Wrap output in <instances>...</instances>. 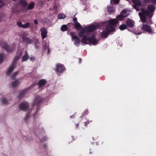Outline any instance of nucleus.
Segmentation results:
<instances>
[{
  "mask_svg": "<svg viewBox=\"0 0 156 156\" xmlns=\"http://www.w3.org/2000/svg\"><path fill=\"white\" fill-rule=\"evenodd\" d=\"M88 110L87 109H86L85 110L83 113V114L80 116V117L82 118L84 116H85L86 115H87L88 114Z\"/></svg>",
  "mask_w": 156,
  "mask_h": 156,
  "instance_id": "36",
  "label": "nucleus"
},
{
  "mask_svg": "<svg viewBox=\"0 0 156 156\" xmlns=\"http://www.w3.org/2000/svg\"><path fill=\"white\" fill-rule=\"evenodd\" d=\"M44 147L45 148L47 147V145L45 144H44Z\"/></svg>",
  "mask_w": 156,
  "mask_h": 156,
  "instance_id": "56",
  "label": "nucleus"
},
{
  "mask_svg": "<svg viewBox=\"0 0 156 156\" xmlns=\"http://www.w3.org/2000/svg\"><path fill=\"white\" fill-rule=\"evenodd\" d=\"M121 14L122 15V17H125L127 16L129 13L128 11L126 9H124L122 10L121 12Z\"/></svg>",
  "mask_w": 156,
  "mask_h": 156,
  "instance_id": "20",
  "label": "nucleus"
},
{
  "mask_svg": "<svg viewBox=\"0 0 156 156\" xmlns=\"http://www.w3.org/2000/svg\"><path fill=\"white\" fill-rule=\"evenodd\" d=\"M17 25L18 27L20 28H27L30 27V23L29 22H27L25 24H23L21 21H19L17 22Z\"/></svg>",
  "mask_w": 156,
  "mask_h": 156,
  "instance_id": "7",
  "label": "nucleus"
},
{
  "mask_svg": "<svg viewBox=\"0 0 156 156\" xmlns=\"http://www.w3.org/2000/svg\"><path fill=\"white\" fill-rule=\"evenodd\" d=\"M66 16L65 15L62 13H60L58 15V19H63L65 18Z\"/></svg>",
  "mask_w": 156,
  "mask_h": 156,
  "instance_id": "35",
  "label": "nucleus"
},
{
  "mask_svg": "<svg viewBox=\"0 0 156 156\" xmlns=\"http://www.w3.org/2000/svg\"><path fill=\"white\" fill-rule=\"evenodd\" d=\"M96 28L95 26L94 25H90L85 28V30L88 32H91L94 30Z\"/></svg>",
  "mask_w": 156,
  "mask_h": 156,
  "instance_id": "14",
  "label": "nucleus"
},
{
  "mask_svg": "<svg viewBox=\"0 0 156 156\" xmlns=\"http://www.w3.org/2000/svg\"><path fill=\"white\" fill-rule=\"evenodd\" d=\"M113 2L115 4H118L119 2V0H113Z\"/></svg>",
  "mask_w": 156,
  "mask_h": 156,
  "instance_id": "45",
  "label": "nucleus"
},
{
  "mask_svg": "<svg viewBox=\"0 0 156 156\" xmlns=\"http://www.w3.org/2000/svg\"><path fill=\"white\" fill-rule=\"evenodd\" d=\"M133 2L134 4V8L136 10L139 11L138 8L137 6H140L141 5V3L139 0H133Z\"/></svg>",
  "mask_w": 156,
  "mask_h": 156,
  "instance_id": "13",
  "label": "nucleus"
},
{
  "mask_svg": "<svg viewBox=\"0 0 156 156\" xmlns=\"http://www.w3.org/2000/svg\"><path fill=\"white\" fill-rule=\"evenodd\" d=\"M118 22V21L116 19H111L108 21V24L106 25V28L114 32L115 31V28L113 26H116Z\"/></svg>",
  "mask_w": 156,
  "mask_h": 156,
  "instance_id": "1",
  "label": "nucleus"
},
{
  "mask_svg": "<svg viewBox=\"0 0 156 156\" xmlns=\"http://www.w3.org/2000/svg\"><path fill=\"white\" fill-rule=\"evenodd\" d=\"M106 30L103 31L101 34V36L104 38H107L108 36V35L111 33L112 32H113L110 29H107L106 28Z\"/></svg>",
  "mask_w": 156,
  "mask_h": 156,
  "instance_id": "11",
  "label": "nucleus"
},
{
  "mask_svg": "<svg viewBox=\"0 0 156 156\" xmlns=\"http://www.w3.org/2000/svg\"><path fill=\"white\" fill-rule=\"evenodd\" d=\"M3 48L8 52H11L13 50V48L10 47L6 43L5 44L3 47Z\"/></svg>",
  "mask_w": 156,
  "mask_h": 156,
  "instance_id": "12",
  "label": "nucleus"
},
{
  "mask_svg": "<svg viewBox=\"0 0 156 156\" xmlns=\"http://www.w3.org/2000/svg\"><path fill=\"white\" fill-rule=\"evenodd\" d=\"M79 124H76V125H75V126L76 127V128H78V127H79Z\"/></svg>",
  "mask_w": 156,
  "mask_h": 156,
  "instance_id": "52",
  "label": "nucleus"
},
{
  "mask_svg": "<svg viewBox=\"0 0 156 156\" xmlns=\"http://www.w3.org/2000/svg\"><path fill=\"white\" fill-rule=\"evenodd\" d=\"M38 111V108H37V110L36 111V112L35 113H34V116L36 113Z\"/></svg>",
  "mask_w": 156,
  "mask_h": 156,
  "instance_id": "55",
  "label": "nucleus"
},
{
  "mask_svg": "<svg viewBox=\"0 0 156 156\" xmlns=\"http://www.w3.org/2000/svg\"><path fill=\"white\" fill-rule=\"evenodd\" d=\"M40 140L42 142H43L44 141H43V140Z\"/></svg>",
  "mask_w": 156,
  "mask_h": 156,
  "instance_id": "59",
  "label": "nucleus"
},
{
  "mask_svg": "<svg viewBox=\"0 0 156 156\" xmlns=\"http://www.w3.org/2000/svg\"><path fill=\"white\" fill-rule=\"evenodd\" d=\"M107 9L108 12L110 13H112L115 11V9L112 6H110L107 7Z\"/></svg>",
  "mask_w": 156,
  "mask_h": 156,
  "instance_id": "29",
  "label": "nucleus"
},
{
  "mask_svg": "<svg viewBox=\"0 0 156 156\" xmlns=\"http://www.w3.org/2000/svg\"><path fill=\"white\" fill-rule=\"evenodd\" d=\"M34 3L33 2H31L27 7V10H31L34 8Z\"/></svg>",
  "mask_w": 156,
  "mask_h": 156,
  "instance_id": "23",
  "label": "nucleus"
},
{
  "mask_svg": "<svg viewBox=\"0 0 156 156\" xmlns=\"http://www.w3.org/2000/svg\"><path fill=\"white\" fill-rule=\"evenodd\" d=\"M92 122V120H87L86 122H84V126L87 127L88 126V125L90 124V123Z\"/></svg>",
  "mask_w": 156,
  "mask_h": 156,
  "instance_id": "38",
  "label": "nucleus"
},
{
  "mask_svg": "<svg viewBox=\"0 0 156 156\" xmlns=\"http://www.w3.org/2000/svg\"><path fill=\"white\" fill-rule=\"evenodd\" d=\"M65 67L63 65L60 63L57 64L55 69V71L57 72L61 73L65 71Z\"/></svg>",
  "mask_w": 156,
  "mask_h": 156,
  "instance_id": "4",
  "label": "nucleus"
},
{
  "mask_svg": "<svg viewBox=\"0 0 156 156\" xmlns=\"http://www.w3.org/2000/svg\"><path fill=\"white\" fill-rule=\"evenodd\" d=\"M151 3L156 4V0H151Z\"/></svg>",
  "mask_w": 156,
  "mask_h": 156,
  "instance_id": "47",
  "label": "nucleus"
},
{
  "mask_svg": "<svg viewBox=\"0 0 156 156\" xmlns=\"http://www.w3.org/2000/svg\"><path fill=\"white\" fill-rule=\"evenodd\" d=\"M48 51H47V53L48 54L50 53V49H49V48H48Z\"/></svg>",
  "mask_w": 156,
  "mask_h": 156,
  "instance_id": "53",
  "label": "nucleus"
},
{
  "mask_svg": "<svg viewBox=\"0 0 156 156\" xmlns=\"http://www.w3.org/2000/svg\"><path fill=\"white\" fill-rule=\"evenodd\" d=\"M20 56L16 55L14 57L13 60V62L12 65H13L14 66H15L16 62L18 61L19 58Z\"/></svg>",
  "mask_w": 156,
  "mask_h": 156,
  "instance_id": "28",
  "label": "nucleus"
},
{
  "mask_svg": "<svg viewBox=\"0 0 156 156\" xmlns=\"http://www.w3.org/2000/svg\"><path fill=\"white\" fill-rule=\"evenodd\" d=\"M141 20L143 22L145 23L146 21V16H144L143 14H141L140 13H139Z\"/></svg>",
  "mask_w": 156,
  "mask_h": 156,
  "instance_id": "22",
  "label": "nucleus"
},
{
  "mask_svg": "<svg viewBox=\"0 0 156 156\" xmlns=\"http://www.w3.org/2000/svg\"><path fill=\"white\" fill-rule=\"evenodd\" d=\"M47 83V81L44 79H41L39 81L37 85L39 87L45 85Z\"/></svg>",
  "mask_w": 156,
  "mask_h": 156,
  "instance_id": "16",
  "label": "nucleus"
},
{
  "mask_svg": "<svg viewBox=\"0 0 156 156\" xmlns=\"http://www.w3.org/2000/svg\"><path fill=\"white\" fill-rule=\"evenodd\" d=\"M26 90H23L21 91L19 94V95L18 97V98L19 99H21V98L23 97L26 94Z\"/></svg>",
  "mask_w": 156,
  "mask_h": 156,
  "instance_id": "24",
  "label": "nucleus"
},
{
  "mask_svg": "<svg viewBox=\"0 0 156 156\" xmlns=\"http://www.w3.org/2000/svg\"><path fill=\"white\" fill-rule=\"evenodd\" d=\"M141 14H143L145 16H149L150 15V12L147 10L144 9H142V12H140Z\"/></svg>",
  "mask_w": 156,
  "mask_h": 156,
  "instance_id": "17",
  "label": "nucleus"
},
{
  "mask_svg": "<svg viewBox=\"0 0 156 156\" xmlns=\"http://www.w3.org/2000/svg\"><path fill=\"white\" fill-rule=\"evenodd\" d=\"M27 2L24 0L21 1L20 2V4L22 5L23 7H25L27 5Z\"/></svg>",
  "mask_w": 156,
  "mask_h": 156,
  "instance_id": "34",
  "label": "nucleus"
},
{
  "mask_svg": "<svg viewBox=\"0 0 156 156\" xmlns=\"http://www.w3.org/2000/svg\"><path fill=\"white\" fill-rule=\"evenodd\" d=\"M119 29L121 30H124L127 28V26L125 24L121 25L119 27Z\"/></svg>",
  "mask_w": 156,
  "mask_h": 156,
  "instance_id": "33",
  "label": "nucleus"
},
{
  "mask_svg": "<svg viewBox=\"0 0 156 156\" xmlns=\"http://www.w3.org/2000/svg\"><path fill=\"white\" fill-rule=\"evenodd\" d=\"M39 44L40 43L39 40L37 39H36L34 44L35 48L37 49H38L40 46Z\"/></svg>",
  "mask_w": 156,
  "mask_h": 156,
  "instance_id": "31",
  "label": "nucleus"
},
{
  "mask_svg": "<svg viewBox=\"0 0 156 156\" xmlns=\"http://www.w3.org/2000/svg\"><path fill=\"white\" fill-rule=\"evenodd\" d=\"M141 34V33H140L139 34Z\"/></svg>",
  "mask_w": 156,
  "mask_h": 156,
  "instance_id": "60",
  "label": "nucleus"
},
{
  "mask_svg": "<svg viewBox=\"0 0 156 156\" xmlns=\"http://www.w3.org/2000/svg\"><path fill=\"white\" fill-rule=\"evenodd\" d=\"M29 58V56L27 52L24 55L22 58V61H27Z\"/></svg>",
  "mask_w": 156,
  "mask_h": 156,
  "instance_id": "26",
  "label": "nucleus"
},
{
  "mask_svg": "<svg viewBox=\"0 0 156 156\" xmlns=\"http://www.w3.org/2000/svg\"><path fill=\"white\" fill-rule=\"evenodd\" d=\"M20 82L18 80H16L14 82H12L11 84L12 86L13 87H15L20 84Z\"/></svg>",
  "mask_w": 156,
  "mask_h": 156,
  "instance_id": "21",
  "label": "nucleus"
},
{
  "mask_svg": "<svg viewBox=\"0 0 156 156\" xmlns=\"http://www.w3.org/2000/svg\"><path fill=\"white\" fill-rule=\"evenodd\" d=\"M23 41L27 44H31L33 41L32 39L27 37L25 35H23L22 37Z\"/></svg>",
  "mask_w": 156,
  "mask_h": 156,
  "instance_id": "10",
  "label": "nucleus"
},
{
  "mask_svg": "<svg viewBox=\"0 0 156 156\" xmlns=\"http://www.w3.org/2000/svg\"><path fill=\"white\" fill-rule=\"evenodd\" d=\"M68 28L66 25H62L60 28V29L61 31H65L67 30H68Z\"/></svg>",
  "mask_w": 156,
  "mask_h": 156,
  "instance_id": "30",
  "label": "nucleus"
},
{
  "mask_svg": "<svg viewBox=\"0 0 156 156\" xmlns=\"http://www.w3.org/2000/svg\"><path fill=\"white\" fill-rule=\"evenodd\" d=\"M4 55L3 54H0V64L1 63L3 60Z\"/></svg>",
  "mask_w": 156,
  "mask_h": 156,
  "instance_id": "39",
  "label": "nucleus"
},
{
  "mask_svg": "<svg viewBox=\"0 0 156 156\" xmlns=\"http://www.w3.org/2000/svg\"><path fill=\"white\" fill-rule=\"evenodd\" d=\"M142 30L148 33H152V30L151 27L147 24H144L142 25L141 27Z\"/></svg>",
  "mask_w": 156,
  "mask_h": 156,
  "instance_id": "6",
  "label": "nucleus"
},
{
  "mask_svg": "<svg viewBox=\"0 0 156 156\" xmlns=\"http://www.w3.org/2000/svg\"><path fill=\"white\" fill-rule=\"evenodd\" d=\"M70 117L71 118H74L75 117V116L74 115H73L70 116Z\"/></svg>",
  "mask_w": 156,
  "mask_h": 156,
  "instance_id": "54",
  "label": "nucleus"
},
{
  "mask_svg": "<svg viewBox=\"0 0 156 156\" xmlns=\"http://www.w3.org/2000/svg\"><path fill=\"white\" fill-rule=\"evenodd\" d=\"M1 101L3 104H8V101L5 98H2Z\"/></svg>",
  "mask_w": 156,
  "mask_h": 156,
  "instance_id": "37",
  "label": "nucleus"
},
{
  "mask_svg": "<svg viewBox=\"0 0 156 156\" xmlns=\"http://www.w3.org/2000/svg\"><path fill=\"white\" fill-rule=\"evenodd\" d=\"M79 63H80L82 61V59L81 58H79Z\"/></svg>",
  "mask_w": 156,
  "mask_h": 156,
  "instance_id": "51",
  "label": "nucleus"
},
{
  "mask_svg": "<svg viewBox=\"0 0 156 156\" xmlns=\"http://www.w3.org/2000/svg\"><path fill=\"white\" fill-rule=\"evenodd\" d=\"M48 45L46 44H44L43 45V49L45 50H46V49H47L48 48Z\"/></svg>",
  "mask_w": 156,
  "mask_h": 156,
  "instance_id": "43",
  "label": "nucleus"
},
{
  "mask_svg": "<svg viewBox=\"0 0 156 156\" xmlns=\"http://www.w3.org/2000/svg\"><path fill=\"white\" fill-rule=\"evenodd\" d=\"M74 27L75 28L78 30H80L82 27L81 25L78 22L75 23Z\"/></svg>",
  "mask_w": 156,
  "mask_h": 156,
  "instance_id": "27",
  "label": "nucleus"
},
{
  "mask_svg": "<svg viewBox=\"0 0 156 156\" xmlns=\"http://www.w3.org/2000/svg\"><path fill=\"white\" fill-rule=\"evenodd\" d=\"M123 18L124 17H122V15H121V14H120V15L118 16L117 17V19L120 21L122 20Z\"/></svg>",
  "mask_w": 156,
  "mask_h": 156,
  "instance_id": "41",
  "label": "nucleus"
},
{
  "mask_svg": "<svg viewBox=\"0 0 156 156\" xmlns=\"http://www.w3.org/2000/svg\"><path fill=\"white\" fill-rule=\"evenodd\" d=\"M110 3L111 4H112V3H113V2L112 1V0H111V2H110Z\"/></svg>",
  "mask_w": 156,
  "mask_h": 156,
  "instance_id": "57",
  "label": "nucleus"
},
{
  "mask_svg": "<svg viewBox=\"0 0 156 156\" xmlns=\"http://www.w3.org/2000/svg\"><path fill=\"white\" fill-rule=\"evenodd\" d=\"M43 99L40 96H38L35 97L34 104L39 106L42 102Z\"/></svg>",
  "mask_w": 156,
  "mask_h": 156,
  "instance_id": "8",
  "label": "nucleus"
},
{
  "mask_svg": "<svg viewBox=\"0 0 156 156\" xmlns=\"http://www.w3.org/2000/svg\"><path fill=\"white\" fill-rule=\"evenodd\" d=\"M14 68V66L12 65L10 66L6 72L7 75H10Z\"/></svg>",
  "mask_w": 156,
  "mask_h": 156,
  "instance_id": "18",
  "label": "nucleus"
},
{
  "mask_svg": "<svg viewBox=\"0 0 156 156\" xmlns=\"http://www.w3.org/2000/svg\"><path fill=\"white\" fill-rule=\"evenodd\" d=\"M74 33L71 32L70 35L72 37V41H74V44L76 45L80 44V40L79 38L76 36H74Z\"/></svg>",
  "mask_w": 156,
  "mask_h": 156,
  "instance_id": "2",
  "label": "nucleus"
},
{
  "mask_svg": "<svg viewBox=\"0 0 156 156\" xmlns=\"http://www.w3.org/2000/svg\"><path fill=\"white\" fill-rule=\"evenodd\" d=\"M88 41L90 44L93 45H96L98 44L97 41L95 38V36L94 34L91 35L88 38Z\"/></svg>",
  "mask_w": 156,
  "mask_h": 156,
  "instance_id": "3",
  "label": "nucleus"
},
{
  "mask_svg": "<svg viewBox=\"0 0 156 156\" xmlns=\"http://www.w3.org/2000/svg\"><path fill=\"white\" fill-rule=\"evenodd\" d=\"M30 60H31L32 61H34V58L33 57H30Z\"/></svg>",
  "mask_w": 156,
  "mask_h": 156,
  "instance_id": "50",
  "label": "nucleus"
},
{
  "mask_svg": "<svg viewBox=\"0 0 156 156\" xmlns=\"http://www.w3.org/2000/svg\"><path fill=\"white\" fill-rule=\"evenodd\" d=\"M29 115H30V113H27L26 114V115L24 119V121H26L27 122V120L29 118Z\"/></svg>",
  "mask_w": 156,
  "mask_h": 156,
  "instance_id": "40",
  "label": "nucleus"
},
{
  "mask_svg": "<svg viewBox=\"0 0 156 156\" xmlns=\"http://www.w3.org/2000/svg\"><path fill=\"white\" fill-rule=\"evenodd\" d=\"M34 23L35 24H38V22L36 20H35V19L34 20Z\"/></svg>",
  "mask_w": 156,
  "mask_h": 156,
  "instance_id": "49",
  "label": "nucleus"
},
{
  "mask_svg": "<svg viewBox=\"0 0 156 156\" xmlns=\"http://www.w3.org/2000/svg\"><path fill=\"white\" fill-rule=\"evenodd\" d=\"M1 20V16H0V21Z\"/></svg>",
  "mask_w": 156,
  "mask_h": 156,
  "instance_id": "58",
  "label": "nucleus"
},
{
  "mask_svg": "<svg viewBox=\"0 0 156 156\" xmlns=\"http://www.w3.org/2000/svg\"><path fill=\"white\" fill-rule=\"evenodd\" d=\"M29 104L27 102L21 103L19 105L20 109L23 111H26L27 110L29 107Z\"/></svg>",
  "mask_w": 156,
  "mask_h": 156,
  "instance_id": "5",
  "label": "nucleus"
},
{
  "mask_svg": "<svg viewBox=\"0 0 156 156\" xmlns=\"http://www.w3.org/2000/svg\"><path fill=\"white\" fill-rule=\"evenodd\" d=\"M5 4V3L2 0H0V7L3 6Z\"/></svg>",
  "mask_w": 156,
  "mask_h": 156,
  "instance_id": "44",
  "label": "nucleus"
},
{
  "mask_svg": "<svg viewBox=\"0 0 156 156\" xmlns=\"http://www.w3.org/2000/svg\"><path fill=\"white\" fill-rule=\"evenodd\" d=\"M155 8V6L153 5H149L147 6V9L150 12H153Z\"/></svg>",
  "mask_w": 156,
  "mask_h": 156,
  "instance_id": "19",
  "label": "nucleus"
},
{
  "mask_svg": "<svg viewBox=\"0 0 156 156\" xmlns=\"http://www.w3.org/2000/svg\"><path fill=\"white\" fill-rule=\"evenodd\" d=\"M41 34L42 39L45 38L47 35V32L45 27H43L41 29Z\"/></svg>",
  "mask_w": 156,
  "mask_h": 156,
  "instance_id": "9",
  "label": "nucleus"
},
{
  "mask_svg": "<svg viewBox=\"0 0 156 156\" xmlns=\"http://www.w3.org/2000/svg\"><path fill=\"white\" fill-rule=\"evenodd\" d=\"M144 2H145L147 3H151V0H144Z\"/></svg>",
  "mask_w": 156,
  "mask_h": 156,
  "instance_id": "48",
  "label": "nucleus"
},
{
  "mask_svg": "<svg viewBox=\"0 0 156 156\" xmlns=\"http://www.w3.org/2000/svg\"><path fill=\"white\" fill-rule=\"evenodd\" d=\"M83 38L82 40L80 41L81 42L85 44H88L87 43V41L88 40V38H87V37L85 36L83 37H82Z\"/></svg>",
  "mask_w": 156,
  "mask_h": 156,
  "instance_id": "32",
  "label": "nucleus"
},
{
  "mask_svg": "<svg viewBox=\"0 0 156 156\" xmlns=\"http://www.w3.org/2000/svg\"><path fill=\"white\" fill-rule=\"evenodd\" d=\"M73 20L74 23H75L77 22H78L77 21V18L76 17H74L73 18Z\"/></svg>",
  "mask_w": 156,
  "mask_h": 156,
  "instance_id": "46",
  "label": "nucleus"
},
{
  "mask_svg": "<svg viewBox=\"0 0 156 156\" xmlns=\"http://www.w3.org/2000/svg\"><path fill=\"white\" fill-rule=\"evenodd\" d=\"M126 23L127 27H128L130 28H132L134 26V21L128 18L126 21Z\"/></svg>",
  "mask_w": 156,
  "mask_h": 156,
  "instance_id": "15",
  "label": "nucleus"
},
{
  "mask_svg": "<svg viewBox=\"0 0 156 156\" xmlns=\"http://www.w3.org/2000/svg\"><path fill=\"white\" fill-rule=\"evenodd\" d=\"M18 74V73L17 72H15L12 75V79H14L16 76H17Z\"/></svg>",
  "mask_w": 156,
  "mask_h": 156,
  "instance_id": "42",
  "label": "nucleus"
},
{
  "mask_svg": "<svg viewBox=\"0 0 156 156\" xmlns=\"http://www.w3.org/2000/svg\"><path fill=\"white\" fill-rule=\"evenodd\" d=\"M86 31L85 30H81L78 33V35L80 37H82L86 36L85 35Z\"/></svg>",
  "mask_w": 156,
  "mask_h": 156,
  "instance_id": "25",
  "label": "nucleus"
}]
</instances>
